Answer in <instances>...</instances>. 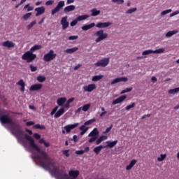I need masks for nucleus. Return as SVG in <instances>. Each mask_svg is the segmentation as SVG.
I'll return each mask as SVG.
<instances>
[{
  "label": "nucleus",
  "instance_id": "obj_1",
  "mask_svg": "<svg viewBox=\"0 0 179 179\" xmlns=\"http://www.w3.org/2000/svg\"><path fill=\"white\" fill-rule=\"evenodd\" d=\"M0 121L2 124H6V128L10 134L17 138L18 141L23 142V131L19 122L13 120L12 116L9 115L8 111L0 109Z\"/></svg>",
  "mask_w": 179,
  "mask_h": 179
},
{
  "label": "nucleus",
  "instance_id": "obj_2",
  "mask_svg": "<svg viewBox=\"0 0 179 179\" xmlns=\"http://www.w3.org/2000/svg\"><path fill=\"white\" fill-rule=\"evenodd\" d=\"M94 36L97 37V38L95 39L96 43H100V41H103V40H106V38H108V34L105 33L103 29L95 32Z\"/></svg>",
  "mask_w": 179,
  "mask_h": 179
},
{
  "label": "nucleus",
  "instance_id": "obj_3",
  "mask_svg": "<svg viewBox=\"0 0 179 179\" xmlns=\"http://www.w3.org/2000/svg\"><path fill=\"white\" fill-rule=\"evenodd\" d=\"M22 58L24 61H27V62H31L32 61H34L36 58H37V55L33 54L32 52L28 51L22 55Z\"/></svg>",
  "mask_w": 179,
  "mask_h": 179
},
{
  "label": "nucleus",
  "instance_id": "obj_4",
  "mask_svg": "<svg viewBox=\"0 0 179 179\" xmlns=\"http://www.w3.org/2000/svg\"><path fill=\"white\" fill-rule=\"evenodd\" d=\"M57 58V54L52 50H50L49 52L46 53L43 56V61L45 62H50V61H52Z\"/></svg>",
  "mask_w": 179,
  "mask_h": 179
},
{
  "label": "nucleus",
  "instance_id": "obj_5",
  "mask_svg": "<svg viewBox=\"0 0 179 179\" xmlns=\"http://www.w3.org/2000/svg\"><path fill=\"white\" fill-rule=\"evenodd\" d=\"M108 62H110V58H103L95 63V66H102L104 68L108 65Z\"/></svg>",
  "mask_w": 179,
  "mask_h": 179
},
{
  "label": "nucleus",
  "instance_id": "obj_6",
  "mask_svg": "<svg viewBox=\"0 0 179 179\" xmlns=\"http://www.w3.org/2000/svg\"><path fill=\"white\" fill-rule=\"evenodd\" d=\"M64 6H65V1H60L57 6L53 10H52V15H54L55 13H58V12H59L61 8H64Z\"/></svg>",
  "mask_w": 179,
  "mask_h": 179
},
{
  "label": "nucleus",
  "instance_id": "obj_7",
  "mask_svg": "<svg viewBox=\"0 0 179 179\" xmlns=\"http://www.w3.org/2000/svg\"><path fill=\"white\" fill-rule=\"evenodd\" d=\"M63 30H66L69 27V22H68V16L63 17L60 21Z\"/></svg>",
  "mask_w": 179,
  "mask_h": 179
},
{
  "label": "nucleus",
  "instance_id": "obj_8",
  "mask_svg": "<svg viewBox=\"0 0 179 179\" xmlns=\"http://www.w3.org/2000/svg\"><path fill=\"white\" fill-rule=\"evenodd\" d=\"M121 82H128V78L127 77H119L111 81L110 85H115Z\"/></svg>",
  "mask_w": 179,
  "mask_h": 179
},
{
  "label": "nucleus",
  "instance_id": "obj_9",
  "mask_svg": "<svg viewBox=\"0 0 179 179\" xmlns=\"http://www.w3.org/2000/svg\"><path fill=\"white\" fill-rule=\"evenodd\" d=\"M77 127H79V123H76L74 124H68L64 127V129L67 134H69L72 129H75Z\"/></svg>",
  "mask_w": 179,
  "mask_h": 179
},
{
  "label": "nucleus",
  "instance_id": "obj_10",
  "mask_svg": "<svg viewBox=\"0 0 179 179\" xmlns=\"http://www.w3.org/2000/svg\"><path fill=\"white\" fill-rule=\"evenodd\" d=\"M109 26H111V22H99L96 25V27H98L99 29H106Z\"/></svg>",
  "mask_w": 179,
  "mask_h": 179
},
{
  "label": "nucleus",
  "instance_id": "obj_11",
  "mask_svg": "<svg viewBox=\"0 0 179 179\" xmlns=\"http://www.w3.org/2000/svg\"><path fill=\"white\" fill-rule=\"evenodd\" d=\"M35 12H37L36 14V16H40L41 15H43L45 12V7L41 6L35 8Z\"/></svg>",
  "mask_w": 179,
  "mask_h": 179
},
{
  "label": "nucleus",
  "instance_id": "obj_12",
  "mask_svg": "<svg viewBox=\"0 0 179 179\" xmlns=\"http://www.w3.org/2000/svg\"><path fill=\"white\" fill-rule=\"evenodd\" d=\"M125 99H127V95L121 96L120 97H119V98L116 99L115 101H113L112 104L113 106H115V104L122 103V101H124V100H125Z\"/></svg>",
  "mask_w": 179,
  "mask_h": 179
},
{
  "label": "nucleus",
  "instance_id": "obj_13",
  "mask_svg": "<svg viewBox=\"0 0 179 179\" xmlns=\"http://www.w3.org/2000/svg\"><path fill=\"white\" fill-rule=\"evenodd\" d=\"M85 92H93L96 89V85L95 84H90L88 86H85L83 87Z\"/></svg>",
  "mask_w": 179,
  "mask_h": 179
},
{
  "label": "nucleus",
  "instance_id": "obj_14",
  "mask_svg": "<svg viewBox=\"0 0 179 179\" xmlns=\"http://www.w3.org/2000/svg\"><path fill=\"white\" fill-rule=\"evenodd\" d=\"M3 47H6L7 48H13V47H15V43L10 41H6L3 42Z\"/></svg>",
  "mask_w": 179,
  "mask_h": 179
},
{
  "label": "nucleus",
  "instance_id": "obj_15",
  "mask_svg": "<svg viewBox=\"0 0 179 179\" xmlns=\"http://www.w3.org/2000/svg\"><path fill=\"white\" fill-rule=\"evenodd\" d=\"M76 8V7L73 5L68 6L64 8V13H68L69 12H72V11L75 10Z\"/></svg>",
  "mask_w": 179,
  "mask_h": 179
},
{
  "label": "nucleus",
  "instance_id": "obj_16",
  "mask_svg": "<svg viewBox=\"0 0 179 179\" xmlns=\"http://www.w3.org/2000/svg\"><path fill=\"white\" fill-rule=\"evenodd\" d=\"M43 87V85L41 84H35L31 86L30 90L32 92H36V90H40Z\"/></svg>",
  "mask_w": 179,
  "mask_h": 179
},
{
  "label": "nucleus",
  "instance_id": "obj_17",
  "mask_svg": "<svg viewBox=\"0 0 179 179\" xmlns=\"http://www.w3.org/2000/svg\"><path fill=\"white\" fill-rule=\"evenodd\" d=\"M118 143V141H106V145L103 146L104 148H114Z\"/></svg>",
  "mask_w": 179,
  "mask_h": 179
},
{
  "label": "nucleus",
  "instance_id": "obj_18",
  "mask_svg": "<svg viewBox=\"0 0 179 179\" xmlns=\"http://www.w3.org/2000/svg\"><path fill=\"white\" fill-rule=\"evenodd\" d=\"M177 33H178V30L169 31L165 34V37L166 38H170V37H173V36L177 34Z\"/></svg>",
  "mask_w": 179,
  "mask_h": 179
},
{
  "label": "nucleus",
  "instance_id": "obj_19",
  "mask_svg": "<svg viewBox=\"0 0 179 179\" xmlns=\"http://www.w3.org/2000/svg\"><path fill=\"white\" fill-rule=\"evenodd\" d=\"M96 26V24L94 22H92L87 25H84L82 27V30H84L85 31L90 30V29H92V27H94Z\"/></svg>",
  "mask_w": 179,
  "mask_h": 179
},
{
  "label": "nucleus",
  "instance_id": "obj_20",
  "mask_svg": "<svg viewBox=\"0 0 179 179\" xmlns=\"http://www.w3.org/2000/svg\"><path fill=\"white\" fill-rule=\"evenodd\" d=\"M78 50H79L78 47H74L72 48L66 49V50H64V52H66V54H73V52H76Z\"/></svg>",
  "mask_w": 179,
  "mask_h": 179
},
{
  "label": "nucleus",
  "instance_id": "obj_21",
  "mask_svg": "<svg viewBox=\"0 0 179 179\" xmlns=\"http://www.w3.org/2000/svg\"><path fill=\"white\" fill-rule=\"evenodd\" d=\"M97 135H99V130H97V128H94L93 131H92L89 134L88 136L90 138L92 136L96 137Z\"/></svg>",
  "mask_w": 179,
  "mask_h": 179
},
{
  "label": "nucleus",
  "instance_id": "obj_22",
  "mask_svg": "<svg viewBox=\"0 0 179 179\" xmlns=\"http://www.w3.org/2000/svg\"><path fill=\"white\" fill-rule=\"evenodd\" d=\"M65 113V109L64 108H60L55 115V118H59L62 114Z\"/></svg>",
  "mask_w": 179,
  "mask_h": 179
},
{
  "label": "nucleus",
  "instance_id": "obj_23",
  "mask_svg": "<svg viewBox=\"0 0 179 179\" xmlns=\"http://www.w3.org/2000/svg\"><path fill=\"white\" fill-rule=\"evenodd\" d=\"M88 129H89V127H86V126H85V124L83 125V126H81V127H80V130L82 131L80 132V134L81 136L85 135V134H86V132H87Z\"/></svg>",
  "mask_w": 179,
  "mask_h": 179
},
{
  "label": "nucleus",
  "instance_id": "obj_24",
  "mask_svg": "<svg viewBox=\"0 0 179 179\" xmlns=\"http://www.w3.org/2000/svg\"><path fill=\"white\" fill-rule=\"evenodd\" d=\"M136 159L131 160L130 164L126 167V170H131L136 164Z\"/></svg>",
  "mask_w": 179,
  "mask_h": 179
},
{
  "label": "nucleus",
  "instance_id": "obj_25",
  "mask_svg": "<svg viewBox=\"0 0 179 179\" xmlns=\"http://www.w3.org/2000/svg\"><path fill=\"white\" fill-rule=\"evenodd\" d=\"M66 101V98L65 97H62V98H59L57 99V104L58 106H64V103Z\"/></svg>",
  "mask_w": 179,
  "mask_h": 179
},
{
  "label": "nucleus",
  "instance_id": "obj_26",
  "mask_svg": "<svg viewBox=\"0 0 179 179\" xmlns=\"http://www.w3.org/2000/svg\"><path fill=\"white\" fill-rule=\"evenodd\" d=\"M107 139V136H101L100 138H99L97 139V141H96V143L97 145H100L103 141H106Z\"/></svg>",
  "mask_w": 179,
  "mask_h": 179
},
{
  "label": "nucleus",
  "instance_id": "obj_27",
  "mask_svg": "<svg viewBox=\"0 0 179 179\" xmlns=\"http://www.w3.org/2000/svg\"><path fill=\"white\" fill-rule=\"evenodd\" d=\"M17 85H18V86H21L20 90L21 92H24V81H23V80H20Z\"/></svg>",
  "mask_w": 179,
  "mask_h": 179
},
{
  "label": "nucleus",
  "instance_id": "obj_28",
  "mask_svg": "<svg viewBox=\"0 0 179 179\" xmlns=\"http://www.w3.org/2000/svg\"><path fill=\"white\" fill-rule=\"evenodd\" d=\"M37 50H41V45H35L30 49V52H34V51H37Z\"/></svg>",
  "mask_w": 179,
  "mask_h": 179
},
{
  "label": "nucleus",
  "instance_id": "obj_29",
  "mask_svg": "<svg viewBox=\"0 0 179 179\" xmlns=\"http://www.w3.org/2000/svg\"><path fill=\"white\" fill-rule=\"evenodd\" d=\"M87 17H90V15H80L77 17V20H78V22H81V20H86Z\"/></svg>",
  "mask_w": 179,
  "mask_h": 179
},
{
  "label": "nucleus",
  "instance_id": "obj_30",
  "mask_svg": "<svg viewBox=\"0 0 179 179\" xmlns=\"http://www.w3.org/2000/svg\"><path fill=\"white\" fill-rule=\"evenodd\" d=\"M101 149H104V146L103 145H99L98 147H96L94 149V152L96 154L99 155V153H100V152L101 151Z\"/></svg>",
  "mask_w": 179,
  "mask_h": 179
},
{
  "label": "nucleus",
  "instance_id": "obj_31",
  "mask_svg": "<svg viewBox=\"0 0 179 179\" xmlns=\"http://www.w3.org/2000/svg\"><path fill=\"white\" fill-rule=\"evenodd\" d=\"M166 51V49L164 48L157 49L156 50H153V54H163Z\"/></svg>",
  "mask_w": 179,
  "mask_h": 179
},
{
  "label": "nucleus",
  "instance_id": "obj_32",
  "mask_svg": "<svg viewBox=\"0 0 179 179\" xmlns=\"http://www.w3.org/2000/svg\"><path fill=\"white\" fill-rule=\"evenodd\" d=\"M101 79H103L102 75L95 76L92 77V82H99V80H100Z\"/></svg>",
  "mask_w": 179,
  "mask_h": 179
},
{
  "label": "nucleus",
  "instance_id": "obj_33",
  "mask_svg": "<svg viewBox=\"0 0 179 179\" xmlns=\"http://www.w3.org/2000/svg\"><path fill=\"white\" fill-rule=\"evenodd\" d=\"M39 143H43V145H44V146H45V148H50V143L48 142H45V140L44 138L40 139Z\"/></svg>",
  "mask_w": 179,
  "mask_h": 179
},
{
  "label": "nucleus",
  "instance_id": "obj_34",
  "mask_svg": "<svg viewBox=\"0 0 179 179\" xmlns=\"http://www.w3.org/2000/svg\"><path fill=\"white\" fill-rule=\"evenodd\" d=\"M178 92H179V87H177L175 89L170 90L169 91V94H176L178 93Z\"/></svg>",
  "mask_w": 179,
  "mask_h": 179
},
{
  "label": "nucleus",
  "instance_id": "obj_35",
  "mask_svg": "<svg viewBox=\"0 0 179 179\" xmlns=\"http://www.w3.org/2000/svg\"><path fill=\"white\" fill-rule=\"evenodd\" d=\"M92 12V16H98V15L100 13V10H97L96 8H94L91 10Z\"/></svg>",
  "mask_w": 179,
  "mask_h": 179
},
{
  "label": "nucleus",
  "instance_id": "obj_36",
  "mask_svg": "<svg viewBox=\"0 0 179 179\" xmlns=\"http://www.w3.org/2000/svg\"><path fill=\"white\" fill-rule=\"evenodd\" d=\"M45 76H39L37 77V81L43 83V82H45Z\"/></svg>",
  "mask_w": 179,
  "mask_h": 179
},
{
  "label": "nucleus",
  "instance_id": "obj_37",
  "mask_svg": "<svg viewBox=\"0 0 179 179\" xmlns=\"http://www.w3.org/2000/svg\"><path fill=\"white\" fill-rule=\"evenodd\" d=\"M171 12H173V10L171 9L165 10L161 13V16H166V15H168V13H171Z\"/></svg>",
  "mask_w": 179,
  "mask_h": 179
},
{
  "label": "nucleus",
  "instance_id": "obj_38",
  "mask_svg": "<svg viewBox=\"0 0 179 179\" xmlns=\"http://www.w3.org/2000/svg\"><path fill=\"white\" fill-rule=\"evenodd\" d=\"M150 54H153V50H148L142 52V55H143L144 57H145V55H150Z\"/></svg>",
  "mask_w": 179,
  "mask_h": 179
},
{
  "label": "nucleus",
  "instance_id": "obj_39",
  "mask_svg": "<svg viewBox=\"0 0 179 179\" xmlns=\"http://www.w3.org/2000/svg\"><path fill=\"white\" fill-rule=\"evenodd\" d=\"M92 106V105H91L90 103H87V104L84 105V106L82 107L83 111H85V112L87 111V110H89V108H90V106Z\"/></svg>",
  "mask_w": 179,
  "mask_h": 179
},
{
  "label": "nucleus",
  "instance_id": "obj_40",
  "mask_svg": "<svg viewBox=\"0 0 179 179\" xmlns=\"http://www.w3.org/2000/svg\"><path fill=\"white\" fill-rule=\"evenodd\" d=\"M36 23H37L36 20H34L33 22H31L29 25L27 26V30H30V29H31V27H33V26H34Z\"/></svg>",
  "mask_w": 179,
  "mask_h": 179
},
{
  "label": "nucleus",
  "instance_id": "obj_41",
  "mask_svg": "<svg viewBox=\"0 0 179 179\" xmlns=\"http://www.w3.org/2000/svg\"><path fill=\"white\" fill-rule=\"evenodd\" d=\"M134 12H136V8H133L129 9L127 11H126V13L127 15H131V14L134 13Z\"/></svg>",
  "mask_w": 179,
  "mask_h": 179
},
{
  "label": "nucleus",
  "instance_id": "obj_42",
  "mask_svg": "<svg viewBox=\"0 0 179 179\" xmlns=\"http://www.w3.org/2000/svg\"><path fill=\"white\" fill-rule=\"evenodd\" d=\"M34 128H35L36 129H45V126H41L39 124L34 125Z\"/></svg>",
  "mask_w": 179,
  "mask_h": 179
},
{
  "label": "nucleus",
  "instance_id": "obj_43",
  "mask_svg": "<svg viewBox=\"0 0 179 179\" xmlns=\"http://www.w3.org/2000/svg\"><path fill=\"white\" fill-rule=\"evenodd\" d=\"M136 106V104L135 103H132L131 105H129L126 107V110L129 111V110H131V108H134V107H135Z\"/></svg>",
  "mask_w": 179,
  "mask_h": 179
},
{
  "label": "nucleus",
  "instance_id": "obj_44",
  "mask_svg": "<svg viewBox=\"0 0 179 179\" xmlns=\"http://www.w3.org/2000/svg\"><path fill=\"white\" fill-rule=\"evenodd\" d=\"M112 2L117 3V5H122V3H124V0H112Z\"/></svg>",
  "mask_w": 179,
  "mask_h": 179
},
{
  "label": "nucleus",
  "instance_id": "obj_45",
  "mask_svg": "<svg viewBox=\"0 0 179 179\" xmlns=\"http://www.w3.org/2000/svg\"><path fill=\"white\" fill-rule=\"evenodd\" d=\"M78 18H76L70 23V26H71V27H73V26H76V24H78Z\"/></svg>",
  "mask_w": 179,
  "mask_h": 179
},
{
  "label": "nucleus",
  "instance_id": "obj_46",
  "mask_svg": "<svg viewBox=\"0 0 179 179\" xmlns=\"http://www.w3.org/2000/svg\"><path fill=\"white\" fill-rule=\"evenodd\" d=\"M30 16H31V13H28L22 17V19H24V20H27Z\"/></svg>",
  "mask_w": 179,
  "mask_h": 179
},
{
  "label": "nucleus",
  "instance_id": "obj_47",
  "mask_svg": "<svg viewBox=\"0 0 179 179\" xmlns=\"http://www.w3.org/2000/svg\"><path fill=\"white\" fill-rule=\"evenodd\" d=\"M129 92H132V87L127 88L126 90L121 92V94H124V93H128Z\"/></svg>",
  "mask_w": 179,
  "mask_h": 179
},
{
  "label": "nucleus",
  "instance_id": "obj_48",
  "mask_svg": "<svg viewBox=\"0 0 179 179\" xmlns=\"http://www.w3.org/2000/svg\"><path fill=\"white\" fill-rule=\"evenodd\" d=\"M62 153L66 156V157H69V150H63Z\"/></svg>",
  "mask_w": 179,
  "mask_h": 179
},
{
  "label": "nucleus",
  "instance_id": "obj_49",
  "mask_svg": "<svg viewBox=\"0 0 179 179\" xmlns=\"http://www.w3.org/2000/svg\"><path fill=\"white\" fill-rule=\"evenodd\" d=\"M53 4H54V0H49V1L45 2L46 6H50L51 5H53Z\"/></svg>",
  "mask_w": 179,
  "mask_h": 179
},
{
  "label": "nucleus",
  "instance_id": "obj_50",
  "mask_svg": "<svg viewBox=\"0 0 179 179\" xmlns=\"http://www.w3.org/2000/svg\"><path fill=\"white\" fill-rule=\"evenodd\" d=\"M29 68L31 72H36V71H37V66H34L31 64H30Z\"/></svg>",
  "mask_w": 179,
  "mask_h": 179
},
{
  "label": "nucleus",
  "instance_id": "obj_51",
  "mask_svg": "<svg viewBox=\"0 0 179 179\" xmlns=\"http://www.w3.org/2000/svg\"><path fill=\"white\" fill-rule=\"evenodd\" d=\"M58 108H59L58 106L55 107L54 109L50 113V115H54L55 114V113H57V111H58Z\"/></svg>",
  "mask_w": 179,
  "mask_h": 179
},
{
  "label": "nucleus",
  "instance_id": "obj_52",
  "mask_svg": "<svg viewBox=\"0 0 179 179\" xmlns=\"http://www.w3.org/2000/svg\"><path fill=\"white\" fill-rule=\"evenodd\" d=\"M166 159V155H161L160 157H158L157 160L158 162H163V160Z\"/></svg>",
  "mask_w": 179,
  "mask_h": 179
},
{
  "label": "nucleus",
  "instance_id": "obj_53",
  "mask_svg": "<svg viewBox=\"0 0 179 179\" xmlns=\"http://www.w3.org/2000/svg\"><path fill=\"white\" fill-rule=\"evenodd\" d=\"M92 122H94V120H90L84 123V125H90V124H92Z\"/></svg>",
  "mask_w": 179,
  "mask_h": 179
},
{
  "label": "nucleus",
  "instance_id": "obj_54",
  "mask_svg": "<svg viewBox=\"0 0 179 179\" xmlns=\"http://www.w3.org/2000/svg\"><path fill=\"white\" fill-rule=\"evenodd\" d=\"M92 138L89 139L88 142L90 143H92L93 142H95L96 140L97 139V137H94V136H91Z\"/></svg>",
  "mask_w": 179,
  "mask_h": 179
},
{
  "label": "nucleus",
  "instance_id": "obj_55",
  "mask_svg": "<svg viewBox=\"0 0 179 179\" xmlns=\"http://www.w3.org/2000/svg\"><path fill=\"white\" fill-rule=\"evenodd\" d=\"M113 129V124H111L110 126V127H108L106 131H104V134H108V132H110V131H111V129Z\"/></svg>",
  "mask_w": 179,
  "mask_h": 179
},
{
  "label": "nucleus",
  "instance_id": "obj_56",
  "mask_svg": "<svg viewBox=\"0 0 179 179\" xmlns=\"http://www.w3.org/2000/svg\"><path fill=\"white\" fill-rule=\"evenodd\" d=\"M78 36H71L69 37V40H78Z\"/></svg>",
  "mask_w": 179,
  "mask_h": 179
},
{
  "label": "nucleus",
  "instance_id": "obj_57",
  "mask_svg": "<svg viewBox=\"0 0 179 179\" xmlns=\"http://www.w3.org/2000/svg\"><path fill=\"white\" fill-rule=\"evenodd\" d=\"M34 137L36 138V139H40V138H41V135L37 134V133H35L34 134Z\"/></svg>",
  "mask_w": 179,
  "mask_h": 179
},
{
  "label": "nucleus",
  "instance_id": "obj_58",
  "mask_svg": "<svg viewBox=\"0 0 179 179\" xmlns=\"http://www.w3.org/2000/svg\"><path fill=\"white\" fill-rule=\"evenodd\" d=\"M151 80H152V83H156V82H157V78H156V77H155V76H152L151 78Z\"/></svg>",
  "mask_w": 179,
  "mask_h": 179
},
{
  "label": "nucleus",
  "instance_id": "obj_59",
  "mask_svg": "<svg viewBox=\"0 0 179 179\" xmlns=\"http://www.w3.org/2000/svg\"><path fill=\"white\" fill-rule=\"evenodd\" d=\"M26 125H27V127H30V126H31V125H34V122H27L26 123Z\"/></svg>",
  "mask_w": 179,
  "mask_h": 179
},
{
  "label": "nucleus",
  "instance_id": "obj_60",
  "mask_svg": "<svg viewBox=\"0 0 179 179\" xmlns=\"http://www.w3.org/2000/svg\"><path fill=\"white\" fill-rule=\"evenodd\" d=\"M76 155H83L85 153V151L83 150H78L76 152Z\"/></svg>",
  "mask_w": 179,
  "mask_h": 179
},
{
  "label": "nucleus",
  "instance_id": "obj_61",
  "mask_svg": "<svg viewBox=\"0 0 179 179\" xmlns=\"http://www.w3.org/2000/svg\"><path fill=\"white\" fill-rule=\"evenodd\" d=\"M81 66H82V64H78L74 67V71H78V69H79V68H80Z\"/></svg>",
  "mask_w": 179,
  "mask_h": 179
},
{
  "label": "nucleus",
  "instance_id": "obj_62",
  "mask_svg": "<svg viewBox=\"0 0 179 179\" xmlns=\"http://www.w3.org/2000/svg\"><path fill=\"white\" fill-rule=\"evenodd\" d=\"M73 141H74V142H78V136L76 135L73 136Z\"/></svg>",
  "mask_w": 179,
  "mask_h": 179
},
{
  "label": "nucleus",
  "instance_id": "obj_63",
  "mask_svg": "<svg viewBox=\"0 0 179 179\" xmlns=\"http://www.w3.org/2000/svg\"><path fill=\"white\" fill-rule=\"evenodd\" d=\"M69 104H70V103H69L68 102H66V103H65V105L64 106V108H69V106H70Z\"/></svg>",
  "mask_w": 179,
  "mask_h": 179
},
{
  "label": "nucleus",
  "instance_id": "obj_64",
  "mask_svg": "<svg viewBox=\"0 0 179 179\" xmlns=\"http://www.w3.org/2000/svg\"><path fill=\"white\" fill-rule=\"evenodd\" d=\"M75 100V98L69 99L67 102L70 104V103H72Z\"/></svg>",
  "mask_w": 179,
  "mask_h": 179
}]
</instances>
